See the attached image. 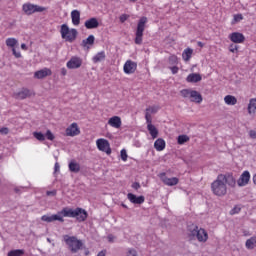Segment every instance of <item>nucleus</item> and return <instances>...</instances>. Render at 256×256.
<instances>
[{"mask_svg":"<svg viewBox=\"0 0 256 256\" xmlns=\"http://www.w3.org/2000/svg\"><path fill=\"white\" fill-rule=\"evenodd\" d=\"M72 23L75 27L80 24V12L78 10H73L71 12Z\"/></svg>","mask_w":256,"mask_h":256,"instance_id":"nucleus-29","label":"nucleus"},{"mask_svg":"<svg viewBox=\"0 0 256 256\" xmlns=\"http://www.w3.org/2000/svg\"><path fill=\"white\" fill-rule=\"evenodd\" d=\"M41 221L46 222V223H52L55 221L64 223V218L60 217L59 212H57V214H53V215H43L41 217Z\"/></svg>","mask_w":256,"mask_h":256,"instance_id":"nucleus-15","label":"nucleus"},{"mask_svg":"<svg viewBox=\"0 0 256 256\" xmlns=\"http://www.w3.org/2000/svg\"><path fill=\"white\" fill-rule=\"evenodd\" d=\"M126 75L134 74L137 70V63L132 60H127L123 67Z\"/></svg>","mask_w":256,"mask_h":256,"instance_id":"nucleus-14","label":"nucleus"},{"mask_svg":"<svg viewBox=\"0 0 256 256\" xmlns=\"http://www.w3.org/2000/svg\"><path fill=\"white\" fill-rule=\"evenodd\" d=\"M96 145H97L99 151L104 152L107 155H111L112 150H111V147H110V144H109L108 140L103 139V138L98 139L96 141Z\"/></svg>","mask_w":256,"mask_h":256,"instance_id":"nucleus-9","label":"nucleus"},{"mask_svg":"<svg viewBox=\"0 0 256 256\" xmlns=\"http://www.w3.org/2000/svg\"><path fill=\"white\" fill-rule=\"evenodd\" d=\"M108 240H109V242H112V241H113V236H112V235H109V236H108Z\"/></svg>","mask_w":256,"mask_h":256,"instance_id":"nucleus-56","label":"nucleus"},{"mask_svg":"<svg viewBox=\"0 0 256 256\" xmlns=\"http://www.w3.org/2000/svg\"><path fill=\"white\" fill-rule=\"evenodd\" d=\"M66 74H67L66 68H62V69H61V75H62V76H66Z\"/></svg>","mask_w":256,"mask_h":256,"instance_id":"nucleus-53","label":"nucleus"},{"mask_svg":"<svg viewBox=\"0 0 256 256\" xmlns=\"http://www.w3.org/2000/svg\"><path fill=\"white\" fill-rule=\"evenodd\" d=\"M168 63L170 66H177L178 65V57L176 55H171L168 59Z\"/></svg>","mask_w":256,"mask_h":256,"instance_id":"nucleus-37","label":"nucleus"},{"mask_svg":"<svg viewBox=\"0 0 256 256\" xmlns=\"http://www.w3.org/2000/svg\"><path fill=\"white\" fill-rule=\"evenodd\" d=\"M249 136L251 139H256V131L255 130H250Z\"/></svg>","mask_w":256,"mask_h":256,"instance_id":"nucleus-49","label":"nucleus"},{"mask_svg":"<svg viewBox=\"0 0 256 256\" xmlns=\"http://www.w3.org/2000/svg\"><path fill=\"white\" fill-rule=\"evenodd\" d=\"M64 241L72 253H77L83 246L82 241L77 239V237H75V236L65 235Z\"/></svg>","mask_w":256,"mask_h":256,"instance_id":"nucleus-5","label":"nucleus"},{"mask_svg":"<svg viewBox=\"0 0 256 256\" xmlns=\"http://www.w3.org/2000/svg\"><path fill=\"white\" fill-rule=\"evenodd\" d=\"M22 255H24V250L22 249L12 250L8 253V256H22Z\"/></svg>","mask_w":256,"mask_h":256,"instance_id":"nucleus-39","label":"nucleus"},{"mask_svg":"<svg viewBox=\"0 0 256 256\" xmlns=\"http://www.w3.org/2000/svg\"><path fill=\"white\" fill-rule=\"evenodd\" d=\"M97 256H106V250L100 251Z\"/></svg>","mask_w":256,"mask_h":256,"instance_id":"nucleus-52","label":"nucleus"},{"mask_svg":"<svg viewBox=\"0 0 256 256\" xmlns=\"http://www.w3.org/2000/svg\"><path fill=\"white\" fill-rule=\"evenodd\" d=\"M127 256H138L137 251L135 249H129L127 252Z\"/></svg>","mask_w":256,"mask_h":256,"instance_id":"nucleus-45","label":"nucleus"},{"mask_svg":"<svg viewBox=\"0 0 256 256\" xmlns=\"http://www.w3.org/2000/svg\"><path fill=\"white\" fill-rule=\"evenodd\" d=\"M60 35L65 42L73 43L77 39L78 32L75 28H69L67 24H62Z\"/></svg>","mask_w":256,"mask_h":256,"instance_id":"nucleus-4","label":"nucleus"},{"mask_svg":"<svg viewBox=\"0 0 256 256\" xmlns=\"http://www.w3.org/2000/svg\"><path fill=\"white\" fill-rule=\"evenodd\" d=\"M190 138L187 135H179L178 136V144L183 145L187 142H189Z\"/></svg>","mask_w":256,"mask_h":256,"instance_id":"nucleus-38","label":"nucleus"},{"mask_svg":"<svg viewBox=\"0 0 256 256\" xmlns=\"http://www.w3.org/2000/svg\"><path fill=\"white\" fill-rule=\"evenodd\" d=\"M85 27L86 29H97V27H99V22L97 20V18H90L88 20L85 21Z\"/></svg>","mask_w":256,"mask_h":256,"instance_id":"nucleus-23","label":"nucleus"},{"mask_svg":"<svg viewBox=\"0 0 256 256\" xmlns=\"http://www.w3.org/2000/svg\"><path fill=\"white\" fill-rule=\"evenodd\" d=\"M108 125L114 129H120L122 126V120L119 116H113L109 118Z\"/></svg>","mask_w":256,"mask_h":256,"instance_id":"nucleus-20","label":"nucleus"},{"mask_svg":"<svg viewBox=\"0 0 256 256\" xmlns=\"http://www.w3.org/2000/svg\"><path fill=\"white\" fill-rule=\"evenodd\" d=\"M120 21L122 23H125V21H127V19H129V15L127 14H122L120 17H119Z\"/></svg>","mask_w":256,"mask_h":256,"instance_id":"nucleus-46","label":"nucleus"},{"mask_svg":"<svg viewBox=\"0 0 256 256\" xmlns=\"http://www.w3.org/2000/svg\"><path fill=\"white\" fill-rule=\"evenodd\" d=\"M52 75V71L49 68H43L41 70H38L34 73V78L37 80H43L47 77H50Z\"/></svg>","mask_w":256,"mask_h":256,"instance_id":"nucleus-16","label":"nucleus"},{"mask_svg":"<svg viewBox=\"0 0 256 256\" xmlns=\"http://www.w3.org/2000/svg\"><path fill=\"white\" fill-rule=\"evenodd\" d=\"M169 69L171 70L173 75L178 74L179 68L176 65L169 67Z\"/></svg>","mask_w":256,"mask_h":256,"instance_id":"nucleus-43","label":"nucleus"},{"mask_svg":"<svg viewBox=\"0 0 256 256\" xmlns=\"http://www.w3.org/2000/svg\"><path fill=\"white\" fill-rule=\"evenodd\" d=\"M147 23V18L146 17H142L138 24H137V29H136V33H135V44L136 45H142L143 42V33L145 31V25Z\"/></svg>","mask_w":256,"mask_h":256,"instance_id":"nucleus-6","label":"nucleus"},{"mask_svg":"<svg viewBox=\"0 0 256 256\" xmlns=\"http://www.w3.org/2000/svg\"><path fill=\"white\" fill-rule=\"evenodd\" d=\"M45 138L48 140V141H54L55 140V136L54 134L51 132V130H47L46 133H45Z\"/></svg>","mask_w":256,"mask_h":256,"instance_id":"nucleus-41","label":"nucleus"},{"mask_svg":"<svg viewBox=\"0 0 256 256\" xmlns=\"http://www.w3.org/2000/svg\"><path fill=\"white\" fill-rule=\"evenodd\" d=\"M0 134L8 135L9 134V128H7V127L0 128Z\"/></svg>","mask_w":256,"mask_h":256,"instance_id":"nucleus-44","label":"nucleus"},{"mask_svg":"<svg viewBox=\"0 0 256 256\" xmlns=\"http://www.w3.org/2000/svg\"><path fill=\"white\" fill-rule=\"evenodd\" d=\"M132 188L134 190H139L140 189V184L138 182H135V183H133Z\"/></svg>","mask_w":256,"mask_h":256,"instance_id":"nucleus-50","label":"nucleus"},{"mask_svg":"<svg viewBox=\"0 0 256 256\" xmlns=\"http://www.w3.org/2000/svg\"><path fill=\"white\" fill-rule=\"evenodd\" d=\"M166 142L162 138H158L154 143V148L158 152H162L165 149Z\"/></svg>","mask_w":256,"mask_h":256,"instance_id":"nucleus-28","label":"nucleus"},{"mask_svg":"<svg viewBox=\"0 0 256 256\" xmlns=\"http://www.w3.org/2000/svg\"><path fill=\"white\" fill-rule=\"evenodd\" d=\"M32 96H35V93L27 88H22L19 92L14 93V98L16 100H25Z\"/></svg>","mask_w":256,"mask_h":256,"instance_id":"nucleus-12","label":"nucleus"},{"mask_svg":"<svg viewBox=\"0 0 256 256\" xmlns=\"http://www.w3.org/2000/svg\"><path fill=\"white\" fill-rule=\"evenodd\" d=\"M122 207L125 208V209H127V206H126L125 204H122Z\"/></svg>","mask_w":256,"mask_h":256,"instance_id":"nucleus-59","label":"nucleus"},{"mask_svg":"<svg viewBox=\"0 0 256 256\" xmlns=\"http://www.w3.org/2000/svg\"><path fill=\"white\" fill-rule=\"evenodd\" d=\"M120 154H121V160H122L123 162H126L127 159H128V155H127L126 150H125V149H122L121 152H120Z\"/></svg>","mask_w":256,"mask_h":256,"instance_id":"nucleus-42","label":"nucleus"},{"mask_svg":"<svg viewBox=\"0 0 256 256\" xmlns=\"http://www.w3.org/2000/svg\"><path fill=\"white\" fill-rule=\"evenodd\" d=\"M83 60L79 56H72L71 59L66 63V67L69 70H77L82 67Z\"/></svg>","mask_w":256,"mask_h":256,"instance_id":"nucleus-8","label":"nucleus"},{"mask_svg":"<svg viewBox=\"0 0 256 256\" xmlns=\"http://www.w3.org/2000/svg\"><path fill=\"white\" fill-rule=\"evenodd\" d=\"M159 110V106H149L148 108H146L145 120L148 121L149 119L150 121H152L151 115L156 114Z\"/></svg>","mask_w":256,"mask_h":256,"instance_id":"nucleus-22","label":"nucleus"},{"mask_svg":"<svg viewBox=\"0 0 256 256\" xmlns=\"http://www.w3.org/2000/svg\"><path fill=\"white\" fill-rule=\"evenodd\" d=\"M33 137L39 142L45 141V136L42 132H37V131L33 132Z\"/></svg>","mask_w":256,"mask_h":256,"instance_id":"nucleus-35","label":"nucleus"},{"mask_svg":"<svg viewBox=\"0 0 256 256\" xmlns=\"http://www.w3.org/2000/svg\"><path fill=\"white\" fill-rule=\"evenodd\" d=\"M244 17L242 14H235L233 16V19L231 21L232 25H236V23H240V21H243Z\"/></svg>","mask_w":256,"mask_h":256,"instance_id":"nucleus-36","label":"nucleus"},{"mask_svg":"<svg viewBox=\"0 0 256 256\" xmlns=\"http://www.w3.org/2000/svg\"><path fill=\"white\" fill-rule=\"evenodd\" d=\"M146 124H147V129L149 131V134L151 135L152 139H156L158 137V129L152 124V121L149 120L148 118V121H146Z\"/></svg>","mask_w":256,"mask_h":256,"instance_id":"nucleus-21","label":"nucleus"},{"mask_svg":"<svg viewBox=\"0 0 256 256\" xmlns=\"http://www.w3.org/2000/svg\"><path fill=\"white\" fill-rule=\"evenodd\" d=\"M187 235L190 240L197 239L200 243H206L208 241V233L204 228H199L195 224H191L187 228Z\"/></svg>","mask_w":256,"mask_h":256,"instance_id":"nucleus-3","label":"nucleus"},{"mask_svg":"<svg viewBox=\"0 0 256 256\" xmlns=\"http://www.w3.org/2000/svg\"><path fill=\"white\" fill-rule=\"evenodd\" d=\"M192 55H193V49L191 48H186L184 51H183V54H182V59L184 62H189L190 59L192 58Z\"/></svg>","mask_w":256,"mask_h":256,"instance_id":"nucleus-30","label":"nucleus"},{"mask_svg":"<svg viewBox=\"0 0 256 256\" xmlns=\"http://www.w3.org/2000/svg\"><path fill=\"white\" fill-rule=\"evenodd\" d=\"M202 77L199 73H191L188 75L186 81L187 83H199L201 82Z\"/></svg>","mask_w":256,"mask_h":256,"instance_id":"nucleus-24","label":"nucleus"},{"mask_svg":"<svg viewBox=\"0 0 256 256\" xmlns=\"http://www.w3.org/2000/svg\"><path fill=\"white\" fill-rule=\"evenodd\" d=\"M22 11L25 13V15H33V13H43V11H46V8L28 2L23 4Z\"/></svg>","mask_w":256,"mask_h":256,"instance_id":"nucleus-7","label":"nucleus"},{"mask_svg":"<svg viewBox=\"0 0 256 256\" xmlns=\"http://www.w3.org/2000/svg\"><path fill=\"white\" fill-rule=\"evenodd\" d=\"M105 59H106L105 52L101 51V52H98L95 56H93L92 62L94 64H98V63L105 61Z\"/></svg>","mask_w":256,"mask_h":256,"instance_id":"nucleus-27","label":"nucleus"},{"mask_svg":"<svg viewBox=\"0 0 256 256\" xmlns=\"http://www.w3.org/2000/svg\"><path fill=\"white\" fill-rule=\"evenodd\" d=\"M246 248L248 250H253L254 248H256V236H253L250 239H247Z\"/></svg>","mask_w":256,"mask_h":256,"instance_id":"nucleus-34","label":"nucleus"},{"mask_svg":"<svg viewBox=\"0 0 256 256\" xmlns=\"http://www.w3.org/2000/svg\"><path fill=\"white\" fill-rule=\"evenodd\" d=\"M191 102L200 104L202 103V96L198 91L192 90V93L190 95Z\"/></svg>","mask_w":256,"mask_h":256,"instance_id":"nucleus-26","label":"nucleus"},{"mask_svg":"<svg viewBox=\"0 0 256 256\" xmlns=\"http://www.w3.org/2000/svg\"><path fill=\"white\" fill-rule=\"evenodd\" d=\"M130 1H136V0H130Z\"/></svg>","mask_w":256,"mask_h":256,"instance_id":"nucleus-61","label":"nucleus"},{"mask_svg":"<svg viewBox=\"0 0 256 256\" xmlns=\"http://www.w3.org/2000/svg\"><path fill=\"white\" fill-rule=\"evenodd\" d=\"M159 178L168 187H174L178 185L179 179L177 177L168 178L165 172L159 174Z\"/></svg>","mask_w":256,"mask_h":256,"instance_id":"nucleus-11","label":"nucleus"},{"mask_svg":"<svg viewBox=\"0 0 256 256\" xmlns=\"http://www.w3.org/2000/svg\"><path fill=\"white\" fill-rule=\"evenodd\" d=\"M237 50H238V47H237V45H230V52L231 53H235V52H237Z\"/></svg>","mask_w":256,"mask_h":256,"instance_id":"nucleus-48","label":"nucleus"},{"mask_svg":"<svg viewBox=\"0 0 256 256\" xmlns=\"http://www.w3.org/2000/svg\"><path fill=\"white\" fill-rule=\"evenodd\" d=\"M17 44H19V41H17L16 38H7L6 39V46L8 48L12 49V53L16 59H20L21 53L19 51H17V49H15V46H17Z\"/></svg>","mask_w":256,"mask_h":256,"instance_id":"nucleus-10","label":"nucleus"},{"mask_svg":"<svg viewBox=\"0 0 256 256\" xmlns=\"http://www.w3.org/2000/svg\"><path fill=\"white\" fill-rule=\"evenodd\" d=\"M248 113L250 116H254L256 114V98H251L249 100V104H248Z\"/></svg>","mask_w":256,"mask_h":256,"instance_id":"nucleus-25","label":"nucleus"},{"mask_svg":"<svg viewBox=\"0 0 256 256\" xmlns=\"http://www.w3.org/2000/svg\"><path fill=\"white\" fill-rule=\"evenodd\" d=\"M229 39L234 44H243L245 42V36L240 32L231 33Z\"/></svg>","mask_w":256,"mask_h":256,"instance_id":"nucleus-17","label":"nucleus"},{"mask_svg":"<svg viewBox=\"0 0 256 256\" xmlns=\"http://www.w3.org/2000/svg\"><path fill=\"white\" fill-rule=\"evenodd\" d=\"M59 217L61 219L64 218H76L78 222H85L88 217V213L85 209L77 207L76 209H72L69 207H64L60 211H58Z\"/></svg>","mask_w":256,"mask_h":256,"instance_id":"nucleus-2","label":"nucleus"},{"mask_svg":"<svg viewBox=\"0 0 256 256\" xmlns=\"http://www.w3.org/2000/svg\"><path fill=\"white\" fill-rule=\"evenodd\" d=\"M227 186L232 189L236 188V179L232 173L219 174L212 182L211 190L215 196L224 197L227 195Z\"/></svg>","mask_w":256,"mask_h":256,"instance_id":"nucleus-1","label":"nucleus"},{"mask_svg":"<svg viewBox=\"0 0 256 256\" xmlns=\"http://www.w3.org/2000/svg\"><path fill=\"white\" fill-rule=\"evenodd\" d=\"M197 45H198V47H200V48H203V47H204V43H202V42H200V41L197 43Z\"/></svg>","mask_w":256,"mask_h":256,"instance_id":"nucleus-55","label":"nucleus"},{"mask_svg":"<svg viewBox=\"0 0 256 256\" xmlns=\"http://www.w3.org/2000/svg\"><path fill=\"white\" fill-rule=\"evenodd\" d=\"M250 179V172L246 170L240 175L239 179L236 181V184L238 185V187H246L249 184Z\"/></svg>","mask_w":256,"mask_h":256,"instance_id":"nucleus-13","label":"nucleus"},{"mask_svg":"<svg viewBox=\"0 0 256 256\" xmlns=\"http://www.w3.org/2000/svg\"><path fill=\"white\" fill-rule=\"evenodd\" d=\"M69 171L72 173H79L80 172V165L79 163L75 162V161H71L69 163Z\"/></svg>","mask_w":256,"mask_h":256,"instance_id":"nucleus-33","label":"nucleus"},{"mask_svg":"<svg viewBox=\"0 0 256 256\" xmlns=\"http://www.w3.org/2000/svg\"><path fill=\"white\" fill-rule=\"evenodd\" d=\"M50 194H53V193L48 191V192H47V195H50Z\"/></svg>","mask_w":256,"mask_h":256,"instance_id":"nucleus-60","label":"nucleus"},{"mask_svg":"<svg viewBox=\"0 0 256 256\" xmlns=\"http://www.w3.org/2000/svg\"><path fill=\"white\" fill-rule=\"evenodd\" d=\"M21 49H22L23 51H27V46H26L24 43H22V44H21Z\"/></svg>","mask_w":256,"mask_h":256,"instance_id":"nucleus-54","label":"nucleus"},{"mask_svg":"<svg viewBox=\"0 0 256 256\" xmlns=\"http://www.w3.org/2000/svg\"><path fill=\"white\" fill-rule=\"evenodd\" d=\"M16 193H19V188H15L14 190Z\"/></svg>","mask_w":256,"mask_h":256,"instance_id":"nucleus-58","label":"nucleus"},{"mask_svg":"<svg viewBox=\"0 0 256 256\" xmlns=\"http://www.w3.org/2000/svg\"><path fill=\"white\" fill-rule=\"evenodd\" d=\"M128 200L135 205H142L145 201V197L144 196H136L133 193H128L127 195Z\"/></svg>","mask_w":256,"mask_h":256,"instance_id":"nucleus-19","label":"nucleus"},{"mask_svg":"<svg viewBox=\"0 0 256 256\" xmlns=\"http://www.w3.org/2000/svg\"><path fill=\"white\" fill-rule=\"evenodd\" d=\"M241 211V208L239 207H234L231 211V215H234V214H238L239 212Z\"/></svg>","mask_w":256,"mask_h":256,"instance_id":"nucleus-47","label":"nucleus"},{"mask_svg":"<svg viewBox=\"0 0 256 256\" xmlns=\"http://www.w3.org/2000/svg\"><path fill=\"white\" fill-rule=\"evenodd\" d=\"M192 92H193V90H191V89H183V90H181L180 94L183 98H189L190 99Z\"/></svg>","mask_w":256,"mask_h":256,"instance_id":"nucleus-40","label":"nucleus"},{"mask_svg":"<svg viewBox=\"0 0 256 256\" xmlns=\"http://www.w3.org/2000/svg\"><path fill=\"white\" fill-rule=\"evenodd\" d=\"M95 41V37L93 35H89L87 39L82 41L81 46L83 48H87L88 46H93Z\"/></svg>","mask_w":256,"mask_h":256,"instance_id":"nucleus-31","label":"nucleus"},{"mask_svg":"<svg viewBox=\"0 0 256 256\" xmlns=\"http://www.w3.org/2000/svg\"><path fill=\"white\" fill-rule=\"evenodd\" d=\"M80 134V129L77 123H72L69 127L66 128L67 137H75Z\"/></svg>","mask_w":256,"mask_h":256,"instance_id":"nucleus-18","label":"nucleus"},{"mask_svg":"<svg viewBox=\"0 0 256 256\" xmlns=\"http://www.w3.org/2000/svg\"><path fill=\"white\" fill-rule=\"evenodd\" d=\"M225 104L228 106H235L237 104V99L235 96L227 95L224 98Z\"/></svg>","mask_w":256,"mask_h":256,"instance_id":"nucleus-32","label":"nucleus"},{"mask_svg":"<svg viewBox=\"0 0 256 256\" xmlns=\"http://www.w3.org/2000/svg\"><path fill=\"white\" fill-rule=\"evenodd\" d=\"M253 183L256 185V173L253 176Z\"/></svg>","mask_w":256,"mask_h":256,"instance_id":"nucleus-57","label":"nucleus"},{"mask_svg":"<svg viewBox=\"0 0 256 256\" xmlns=\"http://www.w3.org/2000/svg\"><path fill=\"white\" fill-rule=\"evenodd\" d=\"M54 171L55 173L59 172L60 171V165L58 162L55 163V166H54Z\"/></svg>","mask_w":256,"mask_h":256,"instance_id":"nucleus-51","label":"nucleus"}]
</instances>
